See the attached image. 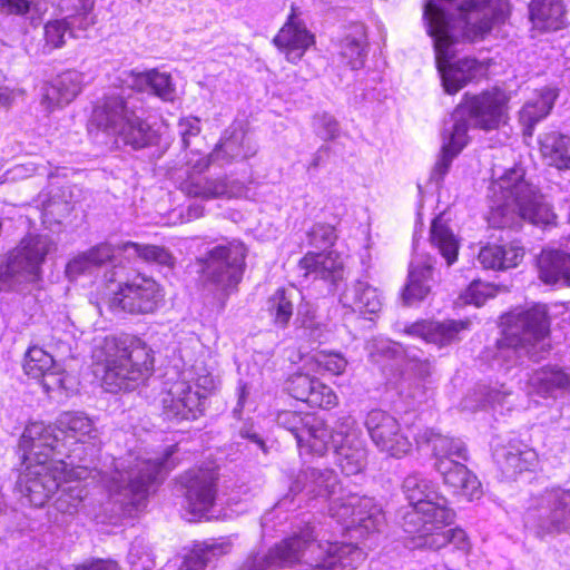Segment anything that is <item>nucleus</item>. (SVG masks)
I'll return each instance as SVG.
<instances>
[{
	"instance_id": "nucleus-6",
	"label": "nucleus",
	"mask_w": 570,
	"mask_h": 570,
	"mask_svg": "<svg viewBox=\"0 0 570 570\" xmlns=\"http://www.w3.org/2000/svg\"><path fill=\"white\" fill-rule=\"evenodd\" d=\"M257 145L246 132L240 121L225 129L222 138L208 155L190 150L183 168L174 174L178 188L188 197L203 200L216 198H239L246 196L244 181L230 177L210 178L204 175L210 166L224 167L255 156Z\"/></svg>"
},
{
	"instance_id": "nucleus-11",
	"label": "nucleus",
	"mask_w": 570,
	"mask_h": 570,
	"mask_svg": "<svg viewBox=\"0 0 570 570\" xmlns=\"http://www.w3.org/2000/svg\"><path fill=\"white\" fill-rule=\"evenodd\" d=\"M502 326L495 360L507 367L525 356L539 361L550 350V322L548 307L543 304L512 309L503 316Z\"/></svg>"
},
{
	"instance_id": "nucleus-24",
	"label": "nucleus",
	"mask_w": 570,
	"mask_h": 570,
	"mask_svg": "<svg viewBox=\"0 0 570 570\" xmlns=\"http://www.w3.org/2000/svg\"><path fill=\"white\" fill-rule=\"evenodd\" d=\"M274 45L285 55L287 61L297 63L307 49L314 45V35L311 33L304 22L298 18L295 8L273 40Z\"/></svg>"
},
{
	"instance_id": "nucleus-3",
	"label": "nucleus",
	"mask_w": 570,
	"mask_h": 570,
	"mask_svg": "<svg viewBox=\"0 0 570 570\" xmlns=\"http://www.w3.org/2000/svg\"><path fill=\"white\" fill-rule=\"evenodd\" d=\"M176 452L177 445H169L160 455L135 459L129 455L127 460L116 463V469L110 475L97 471L90 465L95 458H88L86 461L75 460V466L88 465L89 473L83 474L82 478H77L76 474L67 480L61 478L59 488L52 492H49L39 480L38 485L42 487L46 499L61 491L58 498V508L72 513L88 493L81 482L85 481L86 485H89L88 479L98 480L108 491L110 499L120 505V510L130 513L131 509L138 510L142 505L150 487L163 481L167 473L175 468L176 461L173 455Z\"/></svg>"
},
{
	"instance_id": "nucleus-40",
	"label": "nucleus",
	"mask_w": 570,
	"mask_h": 570,
	"mask_svg": "<svg viewBox=\"0 0 570 570\" xmlns=\"http://www.w3.org/2000/svg\"><path fill=\"white\" fill-rule=\"evenodd\" d=\"M534 29L554 31L566 24V9L560 0H532L529 6Z\"/></svg>"
},
{
	"instance_id": "nucleus-5",
	"label": "nucleus",
	"mask_w": 570,
	"mask_h": 570,
	"mask_svg": "<svg viewBox=\"0 0 570 570\" xmlns=\"http://www.w3.org/2000/svg\"><path fill=\"white\" fill-rule=\"evenodd\" d=\"M101 440L94 421L83 412L61 413L53 425L38 431V476L49 492L57 490L60 479L89 473L88 465L75 466V460L96 458Z\"/></svg>"
},
{
	"instance_id": "nucleus-54",
	"label": "nucleus",
	"mask_w": 570,
	"mask_h": 570,
	"mask_svg": "<svg viewBox=\"0 0 570 570\" xmlns=\"http://www.w3.org/2000/svg\"><path fill=\"white\" fill-rule=\"evenodd\" d=\"M335 228L330 224L317 223L307 233V242L312 247L326 250L336 240Z\"/></svg>"
},
{
	"instance_id": "nucleus-64",
	"label": "nucleus",
	"mask_w": 570,
	"mask_h": 570,
	"mask_svg": "<svg viewBox=\"0 0 570 570\" xmlns=\"http://www.w3.org/2000/svg\"><path fill=\"white\" fill-rule=\"evenodd\" d=\"M180 570H206L199 558L196 556H186Z\"/></svg>"
},
{
	"instance_id": "nucleus-21",
	"label": "nucleus",
	"mask_w": 570,
	"mask_h": 570,
	"mask_svg": "<svg viewBox=\"0 0 570 570\" xmlns=\"http://www.w3.org/2000/svg\"><path fill=\"white\" fill-rule=\"evenodd\" d=\"M277 424L289 431L301 452L323 455L328 450V428L315 416L296 411H281Z\"/></svg>"
},
{
	"instance_id": "nucleus-62",
	"label": "nucleus",
	"mask_w": 570,
	"mask_h": 570,
	"mask_svg": "<svg viewBox=\"0 0 570 570\" xmlns=\"http://www.w3.org/2000/svg\"><path fill=\"white\" fill-rule=\"evenodd\" d=\"M81 570H118V566L110 560H96L89 564L82 566Z\"/></svg>"
},
{
	"instance_id": "nucleus-20",
	"label": "nucleus",
	"mask_w": 570,
	"mask_h": 570,
	"mask_svg": "<svg viewBox=\"0 0 570 570\" xmlns=\"http://www.w3.org/2000/svg\"><path fill=\"white\" fill-rule=\"evenodd\" d=\"M367 433L382 453L400 459L406 455L412 449L411 436L415 438L424 433V430L414 433L410 428L403 429L399 421L390 413L382 410H372L365 419Z\"/></svg>"
},
{
	"instance_id": "nucleus-61",
	"label": "nucleus",
	"mask_w": 570,
	"mask_h": 570,
	"mask_svg": "<svg viewBox=\"0 0 570 570\" xmlns=\"http://www.w3.org/2000/svg\"><path fill=\"white\" fill-rule=\"evenodd\" d=\"M249 396V387L246 383L239 382L237 389V404L234 409V415L239 416L242 411L245 409L247 404V400Z\"/></svg>"
},
{
	"instance_id": "nucleus-42",
	"label": "nucleus",
	"mask_w": 570,
	"mask_h": 570,
	"mask_svg": "<svg viewBox=\"0 0 570 570\" xmlns=\"http://www.w3.org/2000/svg\"><path fill=\"white\" fill-rule=\"evenodd\" d=\"M540 151L550 166L570 171V136L550 131L539 137Z\"/></svg>"
},
{
	"instance_id": "nucleus-58",
	"label": "nucleus",
	"mask_w": 570,
	"mask_h": 570,
	"mask_svg": "<svg viewBox=\"0 0 570 570\" xmlns=\"http://www.w3.org/2000/svg\"><path fill=\"white\" fill-rule=\"evenodd\" d=\"M200 120L196 117L181 118L178 122V134L181 138L184 148H189L190 138L197 137L200 134Z\"/></svg>"
},
{
	"instance_id": "nucleus-32",
	"label": "nucleus",
	"mask_w": 570,
	"mask_h": 570,
	"mask_svg": "<svg viewBox=\"0 0 570 570\" xmlns=\"http://www.w3.org/2000/svg\"><path fill=\"white\" fill-rule=\"evenodd\" d=\"M299 266L306 277L314 279L320 278L335 283L343 277V257L335 250L308 252L299 261Z\"/></svg>"
},
{
	"instance_id": "nucleus-49",
	"label": "nucleus",
	"mask_w": 570,
	"mask_h": 570,
	"mask_svg": "<svg viewBox=\"0 0 570 570\" xmlns=\"http://www.w3.org/2000/svg\"><path fill=\"white\" fill-rule=\"evenodd\" d=\"M308 371L314 373H328L332 375L342 374L347 365L345 357L335 352L320 351L306 358Z\"/></svg>"
},
{
	"instance_id": "nucleus-51",
	"label": "nucleus",
	"mask_w": 570,
	"mask_h": 570,
	"mask_svg": "<svg viewBox=\"0 0 570 570\" xmlns=\"http://www.w3.org/2000/svg\"><path fill=\"white\" fill-rule=\"evenodd\" d=\"M232 548V537H224L198 546L188 556H196L199 558L204 564V568L206 569L207 564L213 558L229 553Z\"/></svg>"
},
{
	"instance_id": "nucleus-13",
	"label": "nucleus",
	"mask_w": 570,
	"mask_h": 570,
	"mask_svg": "<svg viewBox=\"0 0 570 570\" xmlns=\"http://www.w3.org/2000/svg\"><path fill=\"white\" fill-rule=\"evenodd\" d=\"M403 492L411 510L404 514V531L416 534L423 528L450 521L454 511L448 500L436 491L435 484L420 473L409 474L403 481Z\"/></svg>"
},
{
	"instance_id": "nucleus-17",
	"label": "nucleus",
	"mask_w": 570,
	"mask_h": 570,
	"mask_svg": "<svg viewBox=\"0 0 570 570\" xmlns=\"http://www.w3.org/2000/svg\"><path fill=\"white\" fill-rule=\"evenodd\" d=\"M507 96L500 89H492L480 95L464 96L461 102L445 124L451 128L462 124L464 136L468 137L470 122L484 130L497 129L505 120Z\"/></svg>"
},
{
	"instance_id": "nucleus-18",
	"label": "nucleus",
	"mask_w": 570,
	"mask_h": 570,
	"mask_svg": "<svg viewBox=\"0 0 570 570\" xmlns=\"http://www.w3.org/2000/svg\"><path fill=\"white\" fill-rule=\"evenodd\" d=\"M218 474L214 468H194L179 478L183 509L188 521L209 519L217 498Z\"/></svg>"
},
{
	"instance_id": "nucleus-53",
	"label": "nucleus",
	"mask_w": 570,
	"mask_h": 570,
	"mask_svg": "<svg viewBox=\"0 0 570 570\" xmlns=\"http://www.w3.org/2000/svg\"><path fill=\"white\" fill-rule=\"evenodd\" d=\"M296 323L298 327L308 331L313 340L316 341L322 337V322L318 320L315 306L312 303L303 301L298 305Z\"/></svg>"
},
{
	"instance_id": "nucleus-50",
	"label": "nucleus",
	"mask_w": 570,
	"mask_h": 570,
	"mask_svg": "<svg viewBox=\"0 0 570 570\" xmlns=\"http://www.w3.org/2000/svg\"><path fill=\"white\" fill-rule=\"evenodd\" d=\"M53 364L52 357L43 351H38V372H41L39 382L46 393L57 391L63 387L65 375L62 372L53 368H47Z\"/></svg>"
},
{
	"instance_id": "nucleus-56",
	"label": "nucleus",
	"mask_w": 570,
	"mask_h": 570,
	"mask_svg": "<svg viewBox=\"0 0 570 570\" xmlns=\"http://www.w3.org/2000/svg\"><path fill=\"white\" fill-rule=\"evenodd\" d=\"M316 134L324 140L333 139L338 134V122L328 114H321L314 118Z\"/></svg>"
},
{
	"instance_id": "nucleus-41",
	"label": "nucleus",
	"mask_w": 570,
	"mask_h": 570,
	"mask_svg": "<svg viewBox=\"0 0 570 570\" xmlns=\"http://www.w3.org/2000/svg\"><path fill=\"white\" fill-rule=\"evenodd\" d=\"M114 255L115 250L111 245L99 244L70 259L66 266V275L70 279H76L83 274H90L109 262Z\"/></svg>"
},
{
	"instance_id": "nucleus-46",
	"label": "nucleus",
	"mask_w": 570,
	"mask_h": 570,
	"mask_svg": "<svg viewBox=\"0 0 570 570\" xmlns=\"http://www.w3.org/2000/svg\"><path fill=\"white\" fill-rule=\"evenodd\" d=\"M431 242L444 257L448 265H452L458 258L459 243L452 230L436 217L431 226Z\"/></svg>"
},
{
	"instance_id": "nucleus-26",
	"label": "nucleus",
	"mask_w": 570,
	"mask_h": 570,
	"mask_svg": "<svg viewBox=\"0 0 570 570\" xmlns=\"http://www.w3.org/2000/svg\"><path fill=\"white\" fill-rule=\"evenodd\" d=\"M529 393L553 401L570 395V374L559 365H546L533 371L528 380Z\"/></svg>"
},
{
	"instance_id": "nucleus-4",
	"label": "nucleus",
	"mask_w": 570,
	"mask_h": 570,
	"mask_svg": "<svg viewBox=\"0 0 570 570\" xmlns=\"http://www.w3.org/2000/svg\"><path fill=\"white\" fill-rule=\"evenodd\" d=\"M120 90H112L96 105L90 119V130H98L115 138L117 144L140 149L156 141V131L138 117L131 106L130 94L126 90H151L164 101L173 102L177 98L176 86L168 72L157 69L145 71L124 70L115 83Z\"/></svg>"
},
{
	"instance_id": "nucleus-28",
	"label": "nucleus",
	"mask_w": 570,
	"mask_h": 570,
	"mask_svg": "<svg viewBox=\"0 0 570 570\" xmlns=\"http://www.w3.org/2000/svg\"><path fill=\"white\" fill-rule=\"evenodd\" d=\"M455 514L450 521L441 524H434L432 529L423 528L415 537L417 540L416 547L426 548L430 550H440L451 544L453 549L462 557H466L471 550L470 540L465 531L461 528L445 529L453 523Z\"/></svg>"
},
{
	"instance_id": "nucleus-7",
	"label": "nucleus",
	"mask_w": 570,
	"mask_h": 570,
	"mask_svg": "<svg viewBox=\"0 0 570 570\" xmlns=\"http://www.w3.org/2000/svg\"><path fill=\"white\" fill-rule=\"evenodd\" d=\"M365 559L357 544L325 539L316 540L314 528L306 523L268 551L250 553L238 570H274L303 563L313 570H354Z\"/></svg>"
},
{
	"instance_id": "nucleus-55",
	"label": "nucleus",
	"mask_w": 570,
	"mask_h": 570,
	"mask_svg": "<svg viewBox=\"0 0 570 570\" xmlns=\"http://www.w3.org/2000/svg\"><path fill=\"white\" fill-rule=\"evenodd\" d=\"M128 562L136 570H151L154 561L142 539H136L128 553Z\"/></svg>"
},
{
	"instance_id": "nucleus-59",
	"label": "nucleus",
	"mask_w": 570,
	"mask_h": 570,
	"mask_svg": "<svg viewBox=\"0 0 570 570\" xmlns=\"http://www.w3.org/2000/svg\"><path fill=\"white\" fill-rule=\"evenodd\" d=\"M239 435L243 439H247L248 441H250L253 444L257 446V449L262 450L264 453L267 452L264 439L259 435V433L256 432L252 423H244L243 426L239 429Z\"/></svg>"
},
{
	"instance_id": "nucleus-31",
	"label": "nucleus",
	"mask_w": 570,
	"mask_h": 570,
	"mask_svg": "<svg viewBox=\"0 0 570 570\" xmlns=\"http://www.w3.org/2000/svg\"><path fill=\"white\" fill-rule=\"evenodd\" d=\"M83 75L68 70L42 87L41 104L51 110L71 102L81 91Z\"/></svg>"
},
{
	"instance_id": "nucleus-16",
	"label": "nucleus",
	"mask_w": 570,
	"mask_h": 570,
	"mask_svg": "<svg viewBox=\"0 0 570 570\" xmlns=\"http://www.w3.org/2000/svg\"><path fill=\"white\" fill-rule=\"evenodd\" d=\"M163 299L161 286L154 278L137 274L110 288L104 304L114 312L145 315L158 309Z\"/></svg>"
},
{
	"instance_id": "nucleus-43",
	"label": "nucleus",
	"mask_w": 570,
	"mask_h": 570,
	"mask_svg": "<svg viewBox=\"0 0 570 570\" xmlns=\"http://www.w3.org/2000/svg\"><path fill=\"white\" fill-rule=\"evenodd\" d=\"M342 60L353 70L363 67L367 56V37L363 23H354L340 45Z\"/></svg>"
},
{
	"instance_id": "nucleus-29",
	"label": "nucleus",
	"mask_w": 570,
	"mask_h": 570,
	"mask_svg": "<svg viewBox=\"0 0 570 570\" xmlns=\"http://www.w3.org/2000/svg\"><path fill=\"white\" fill-rule=\"evenodd\" d=\"M493 458L508 476L530 471L538 463L537 452L518 439H511L504 444L495 445Z\"/></svg>"
},
{
	"instance_id": "nucleus-14",
	"label": "nucleus",
	"mask_w": 570,
	"mask_h": 570,
	"mask_svg": "<svg viewBox=\"0 0 570 570\" xmlns=\"http://www.w3.org/2000/svg\"><path fill=\"white\" fill-rule=\"evenodd\" d=\"M525 530L537 538L570 534V489L547 488L530 498L523 513Z\"/></svg>"
},
{
	"instance_id": "nucleus-36",
	"label": "nucleus",
	"mask_w": 570,
	"mask_h": 570,
	"mask_svg": "<svg viewBox=\"0 0 570 570\" xmlns=\"http://www.w3.org/2000/svg\"><path fill=\"white\" fill-rule=\"evenodd\" d=\"M33 448L35 439L32 435V425H28L18 444V454L21 460V465L24 469L19 473L14 489L22 498H26L30 504L32 503V493L36 487V471L33 470L36 453L33 452Z\"/></svg>"
},
{
	"instance_id": "nucleus-25",
	"label": "nucleus",
	"mask_w": 570,
	"mask_h": 570,
	"mask_svg": "<svg viewBox=\"0 0 570 570\" xmlns=\"http://www.w3.org/2000/svg\"><path fill=\"white\" fill-rule=\"evenodd\" d=\"M304 368H306V373H297L289 379V394L312 407L332 409L336 406L338 399L335 392L321 381L311 377L306 361Z\"/></svg>"
},
{
	"instance_id": "nucleus-10",
	"label": "nucleus",
	"mask_w": 570,
	"mask_h": 570,
	"mask_svg": "<svg viewBox=\"0 0 570 570\" xmlns=\"http://www.w3.org/2000/svg\"><path fill=\"white\" fill-rule=\"evenodd\" d=\"M202 351L203 344L194 332L181 333L177 337V352L188 367L163 397L164 414L169 419L195 420L203 413L208 395L216 389L214 376L197 365V355Z\"/></svg>"
},
{
	"instance_id": "nucleus-27",
	"label": "nucleus",
	"mask_w": 570,
	"mask_h": 570,
	"mask_svg": "<svg viewBox=\"0 0 570 570\" xmlns=\"http://www.w3.org/2000/svg\"><path fill=\"white\" fill-rule=\"evenodd\" d=\"M469 325L468 321L446 320L440 322L423 320L409 325L405 328V333L421 338L425 343L442 347L460 340V333L466 331Z\"/></svg>"
},
{
	"instance_id": "nucleus-63",
	"label": "nucleus",
	"mask_w": 570,
	"mask_h": 570,
	"mask_svg": "<svg viewBox=\"0 0 570 570\" xmlns=\"http://www.w3.org/2000/svg\"><path fill=\"white\" fill-rule=\"evenodd\" d=\"M326 156H327V149L326 148H320L312 156L309 163L307 164V166H306L307 171L316 170L325 161V157Z\"/></svg>"
},
{
	"instance_id": "nucleus-37",
	"label": "nucleus",
	"mask_w": 570,
	"mask_h": 570,
	"mask_svg": "<svg viewBox=\"0 0 570 570\" xmlns=\"http://www.w3.org/2000/svg\"><path fill=\"white\" fill-rule=\"evenodd\" d=\"M512 392L503 384L479 386L473 393L466 395L461 405L463 410L475 411L478 409H493L510 411L513 406Z\"/></svg>"
},
{
	"instance_id": "nucleus-48",
	"label": "nucleus",
	"mask_w": 570,
	"mask_h": 570,
	"mask_svg": "<svg viewBox=\"0 0 570 570\" xmlns=\"http://www.w3.org/2000/svg\"><path fill=\"white\" fill-rule=\"evenodd\" d=\"M77 23L65 17L46 23L43 52L49 53L55 49L61 48L66 42L67 36L77 37Z\"/></svg>"
},
{
	"instance_id": "nucleus-12",
	"label": "nucleus",
	"mask_w": 570,
	"mask_h": 570,
	"mask_svg": "<svg viewBox=\"0 0 570 570\" xmlns=\"http://www.w3.org/2000/svg\"><path fill=\"white\" fill-rule=\"evenodd\" d=\"M432 446L434 466L442 475L444 484L452 489L453 494L462 495L468 501L479 500L482 495L481 483L468 468L458 460H468L465 444L460 439H452L426 429L417 436V445Z\"/></svg>"
},
{
	"instance_id": "nucleus-23",
	"label": "nucleus",
	"mask_w": 570,
	"mask_h": 570,
	"mask_svg": "<svg viewBox=\"0 0 570 570\" xmlns=\"http://www.w3.org/2000/svg\"><path fill=\"white\" fill-rule=\"evenodd\" d=\"M75 202L72 190L65 187L51 189L48 197L42 200V224L52 235H38V265L47 254L56 250V235L60 232V220L71 212Z\"/></svg>"
},
{
	"instance_id": "nucleus-15",
	"label": "nucleus",
	"mask_w": 570,
	"mask_h": 570,
	"mask_svg": "<svg viewBox=\"0 0 570 570\" xmlns=\"http://www.w3.org/2000/svg\"><path fill=\"white\" fill-rule=\"evenodd\" d=\"M245 258L246 247L242 242L219 244L198 259L202 279L218 291L227 292L240 282Z\"/></svg>"
},
{
	"instance_id": "nucleus-33",
	"label": "nucleus",
	"mask_w": 570,
	"mask_h": 570,
	"mask_svg": "<svg viewBox=\"0 0 570 570\" xmlns=\"http://www.w3.org/2000/svg\"><path fill=\"white\" fill-rule=\"evenodd\" d=\"M469 137L464 136V126L459 122L454 128L445 124L442 134V148L440 156L431 171L430 179L439 185L452 165L453 159L466 146Z\"/></svg>"
},
{
	"instance_id": "nucleus-30",
	"label": "nucleus",
	"mask_w": 570,
	"mask_h": 570,
	"mask_svg": "<svg viewBox=\"0 0 570 570\" xmlns=\"http://www.w3.org/2000/svg\"><path fill=\"white\" fill-rule=\"evenodd\" d=\"M414 254L409 267L407 283L403 291V301L411 305L424 299L432 287V264L431 258L417 253V244H413Z\"/></svg>"
},
{
	"instance_id": "nucleus-22",
	"label": "nucleus",
	"mask_w": 570,
	"mask_h": 570,
	"mask_svg": "<svg viewBox=\"0 0 570 570\" xmlns=\"http://www.w3.org/2000/svg\"><path fill=\"white\" fill-rule=\"evenodd\" d=\"M36 276V236L28 234L7 254L0 266V292L33 281Z\"/></svg>"
},
{
	"instance_id": "nucleus-9",
	"label": "nucleus",
	"mask_w": 570,
	"mask_h": 570,
	"mask_svg": "<svg viewBox=\"0 0 570 570\" xmlns=\"http://www.w3.org/2000/svg\"><path fill=\"white\" fill-rule=\"evenodd\" d=\"M92 357L104 366L102 383L109 392L132 390L154 371L153 350L130 334L96 337Z\"/></svg>"
},
{
	"instance_id": "nucleus-19",
	"label": "nucleus",
	"mask_w": 570,
	"mask_h": 570,
	"mask_svg": "<svg viewBox=\"0 0 570 570\" xmlns=\"http://www.w3.org/2000/svg\"><path fill=\"white\" fill-rule=\"evenodd\" d=\"M334 450L335 462L346 475L362 472L367 461V449L362 431L351 415L337 420L330 431L328 448Z\"/></svg>"
},
{
	"instance_id": "nucleus-8",
	"label": "nucleus",
	"mask_w": 570,
	"mask_h": 570,
	"mask_svg": "<svg viewBox=\"0 0 570 570\" xmlns=\"http://www.w3.org/2000/svg\"><path fill=\"white\" fill-rule=\"evenodd\" d=\"M488 197V220L494 228H513L523 220L544 227L556 224L552 207L525 179L524 168L520 165L493 169Z\"/></svg>"
},
{
	"instance_id": "nucleus-35",
	"label": "nucleus",
	"mask_w": 570,
	"mask_h": 570,
	"mask_svg": "<svg viewBox=\"0 0 570 570\" xmlns=\"http://www.w3.org/2000/svg\"><path fill=\"white\" fill-rule=\"evenodd\" d=\"M539 278L549 285L570 286V254L543 249L537 261Z\"/></svg>"
},
{
	"instance_id": "nucleus-1",
	"label": "nucleus",
	"mask_w": 570,
	"mask_h": 570,
	"mask_svg": "<svg viewBox=\"0 0 570 570\" xmlns=\"http://www.w3.org/2000/svg\"><path fill=\"white\" fill-rule=\"evenodd\" d=\"M509 12L505 0H426L423 20L433 40L436 68L446 94H456L484 72L476 59L456 58L459 41L482 39Z\"/></svg>"
},
{
	"instance_id": "nucleus-39",
	"label": "nucleus",
	"mask_w": 570,
	"mask_h": 570,
	"mask_svg": "<svg viewBox=\"0 0 570 570\" xmlns=\"http://www.w3.org/2000/svg\"><path fill=\"white\" fill-rule=\"evenodd\" d=\"M558 91L552 87H544L533 94L520 110V122L523 126V134L531 137L534 126L544 119L551 111Z\"/></svg>"
},
{
	"instance_id": "nucleus-34",
	"label": "nucleus",
	"mask_w": 570,
	"mask_h": 570,
	"mask_svg": "<svg viewBox=\"0 0 570 570\" xmlns=\"http://www.w3.org/2000/svg\"><path fill=\"white\" fill-rule=\"evenodd\" d=\"M344 308L361 314H375L381 311L383 298L377 288L363 281L348 285L340 296Z\"/></svg>"
},
{
	"instance_id": "nucleus-38",
	"label": "nucleus",
	"mask_w": 570,
	"mask_h": 570,
	"mask_svg": "<svg viewBox=\"0 0 570 570\" xmlns=\"http://www.w3.org/2000/svg\"><path fill=\"white\" fill-rule=\"evenodd\" d=\"M524 256V248L519 242L509 244H489L480 249L478 261L484 269L504 271L519 265Z\"/></svg>"
},
{
	"instance_id": "nucleus-52",
	"label": "nucleus",
	"mask_w": 570,
	"mask_h": 570,
	"mask_svg": "<svg viewBox=\"0 0 570 570\" xmlns=\"http://www.w3.org/2000/svg\"><path fill=\"white\" fill-rule=\"evenodd\" d=\"M498 288L493 284L481 281L472 282L469 287L460 295L463 304L482 306L488 299L497 295Z\"/></svg>"
},
{
	"instance_id": "nucleus-44",
	"label": "nucleus",
	"mask_w": 570,
	"mask_h": 570,
	"mask_svg": "<svg viewBox=\"0 0 570 570\" xmlns=\"http://www.w3.org/2000/svg\"><path fill=\"white\" fill-rule=\"evenodd\" d=\"M119 249L126 258L137 257L146 263L165 267H171L175 264V258L171 253L161 246L127 242L124 243Z\"/></svg>"
},
{
	"instance_id": "nucleus-45",
	"label": "nucleus",
	"mask_w": 570,
	"mask_h": 570,
	"mask_svg": "<svg viewBox=\"0 0 570 570\" xmlns=\"http://www.w3.org/2000/svg\"><path fill=\"white\" fill-rule=\"evenodd\" d=\"M266 309L273 324L278 328H286L294 313V291L278 288L266 302Z\"/></svg>"
},
{
	"instance_id": "nucleus-47",
	"label": "nucleus",
	"mask_w": 570,
	"mask_h": 570,
	"mask_svg": "<svg viewBox=\"0 0 570 570\" xmlns=\"http://www.w3.org/2000/svg\"><path fill=\"white\" fill-rule=\"evenodd\" d=\"M51 6L62 13L65 18L77 23L79 30L87 29L94 23L90 12L95 0H49Z\"/></svg>"
},
{
	"instance_id": "nucleus-57",
	"label": "nucleus",
	"mask_w": 570,
	"mask_h": 570,
	"mask_svg": "<svg viewBox=\"0 0 570 570\" xmlns=\"http://www.w3.org/2000/svg\"><path fill=\"white\" fill-rule=\"evenodd\" d=\"M432 373V365L428 360H410L406 365V375L414 376L420 383H424ZM423 384H417L415 396L421 393Z\"/></svg>"
},
{
	"instance_id": "nucleus-60",
	"label": "nucleus",
	"mask_w": 570,
	"mask_h": 570,
	"mask_svg": "<svg viewBox=\"0 0 570 570\" xmlns=\"http://www.w3.org/2000/svg\"><path fill=\"white\" fill-rule=\"evenodd\" d=\"M0 7L8 14H24L30 9V0H0Z\"/></svg>"
},
{
	"instance_id": "nucleus-2",
	"label": "nucleus",
	"mask_w": 570,
	"mask_h": 570,
	"mask_svg": "<svg viewBox=\"0 0 570 570\" xmlns=\"http://www.w3.org/2000/svg\"><path fill=\"white\" fill-rule=\"evenodd\" d=\"M341 492L342 488L333 470L301 471L291 483L289 492L262 518L263 535L274 529L275 520L295 501L296 507H301L303 501L315 502L314 507L328 502V517L337 524L335 532L348 533L351 539L361 540L379 532L385 521L382 507L370 497L353 493L337 497Z\"/></svg>"
}]
</instances>
